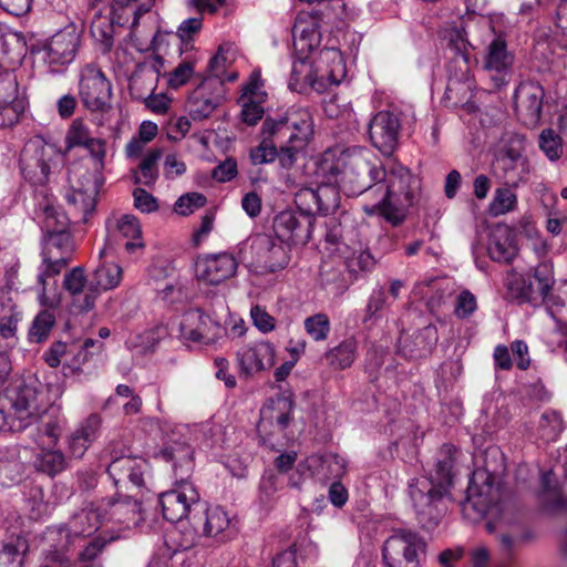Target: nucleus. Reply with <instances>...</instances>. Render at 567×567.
I'll list each match as a JSON object with an SVG mask.
<instances>
[{
  "instance_id": "11",
  "label": "nucleus",
  "mask_w": 567,
  "mask_h": 567,
  "mask_svg": "<svg viewBox=\"0 0 567 567\" xmlns=\"http://www.w3.org/2000/svg\"><path fill=\"white\" fill-rule=\"evenodd\" d=\"M187 478H176L173 487L159 496L163 515L169 522L182 520L198 505L199 494Z\"/></svg>"
},
{
  "instance_id": "15",
  "label": "nucleus",
  "mask_w": 567,
  "mask_h": 567,
  "mask_svg": "<svg viewBox=\"0 0 567 567\" xmlns=\"http://www.w3.org/2000/svg\"><path fill=\"white\" fill-rule=\"evenodd\" d=\"M276 361L275 346L265 340L241 346L236 351V363L239 373L251 377L274 367Z\"/></svg>"
},
{
  "instance_id": "14",
  "label": "nucleus",
  "mask_w": 567,
  "mask_h": 567,
  "mask_svg": "<svg viewBox=\"0 0 567 567\" xmlns=\"http://www.w3.org/2000/svg\"><path fill=\"white\" fill-rule=\"evenodd\" d=\"M312 216L284 210L274 218L272 227L277 238L288 246H303L311 238Z\"/></svg>"
},
{
  "instance_id": "28",
  "label": "nucleus",
  "mask_w": 567,
  "mask_h": 567,
  "mask_svg": "<svg viewBox=\"0 0 567 567\" xmlns=\"http://www.w3.org/2000/svg\"><path fill=\"white\" fill-rule=\"evenodd\" d=\"M293 409V402L289 396L277 395L271 398L260 410V421L258 432L266 433L268 426H276L281 432L290 421V414Z\"/></svg>"
},
{
  "instance_id": "26",
  "label": "nucleus",
  "mask_w": 567,
  "mask_h": 567,
  "mask_svg": "<svg viewBox=\"0 0 567 567\" xmlns=\"http://www.w3.org/2000/svg\"><path fill=\"white\" fill-rule=\"evenodd\" d=\"M146 470L147 462L144 458L128 455L113 460L107 467V473L115 486L131 483L135 487H142Z\"/></svg>"
},
{
  "instance_id": "9",
  "label": "nucleus",
  "mask_w": 567,
  "mask_h": 567,
  "mask_svg": "<svg viewBox=\"0 0 567 567\" xmlns=\"http://www.w3.org/2000/svg\"><path fill=\"white\" fill-rule=\"evenodd\" d=\"M425 546L415 533L400 530L384 542L383 560L388 567H419V555L424 553Z\"/></svg>"
},
{
  "instance_id": "52",
  "label": "nucleus",
  "mask_w": 567,
  "mask_h": 567,
  "mask_svg": "<svg viewBox=\"0 0 567 567\" xmlns=\"http://www.w3.org/2000/svg\"><path fill=\"white\" fill-rule=\"evenodd\" d=\"M37 297L39 303L47 309H56L62 302V293L58 287V280L38 284Z\"/></svg>"
},
{
  "instance_id": "40",
  "label": "nucleus",
  "mask_w": 567,
  "mask_h": 567,
  "mask_svg": "<svg viewBox=\"0 0 567 567\" xmlns=\"http://www.w3.org/2000/svg\"><path fill=\"white\" fill-rule=\"evenodd\" d=\"M186 56L167 74V84L172 89H178L193 78L195 66L199 60L196 52H186Z\"/></svg>"
},
{
  "instance_id": "7",
  "label": "nucleus",
  "mask_w": 567,
  "mask_h": 567,
  "mask_svg": "<svg viewBox=\"0 0 567 567\" xmlns=\"http://www.w3.org/2000/svg\"><path fill=\"white\" fill-rule=\"evenodd\" d=\"M262 135L288 138L289 143L305 144L312 134V117L308 110L290 109L279 120L267 118L261 128Z\"/></svg>"
},
{
  "instance_id": "55",
  "label": "nucleus",
  "mask_w": 567,
  "mask_h": 567,
  "mask_svg": "<svg viewBox=\"0 0 567 567\" xmlns=\"http://www.w3.org/2000/svg\"><path fill=\"white\" fill-rule=\"evenodd\" d=\"M202 29V19L200 18H189L182 22L178 27L177 35L182 40V47L179 49L181 53L184 52H194V47L192 44V37L194 33L198 32Z\"/></svg>"
},
{
  "instance_id": "17",
  "label": "nucleus",
  "mask_w": 567,
  "mask_h": 567,
  "mask_svg": "<svg viewBox=\"0 0 567 567\" xmlns=\"http://www.w3.org/2000/svg\"><path fill=\"white\" fill-rule=\"evenodd\" d=\"M71 252L72 246L69 235L59 234L54 236L38 267L37 284L58 280L59 275L70 260Z\"/></svg>"
},
{
  "instance_id": "29",
  "label": "nucleus",
  "mask_w": 567,
  "mask_h": 567,
  "mask_svg": "<svg viewBox=\"0 0 567 567\" xmlns=\"http://www.w3.org/2000/svg\"><path fill=\"white\" fill-rule=\"evenodd\" d=\"M102 420L97 414H91L72 431L68 439V451L71 457L81 458L92 443L97 439Z\"/></svg>"
},
{
  "instance_id": "12",
  "label": "nucleus",
  "mask_w": 567,
  "mask_h": 567,
  "mask_svg": "<svg viewBox=\"0 0 567 567\" xmlns=\"http://www.w3.org/2000/svg\"><path fill=\"white\" fill-rule=\"evenodd\" d=\"M80 95L89 110L104 112L110 109L111 83L100 69L86 65L81 72Z\"/></svg>"
},
{
  "instance_id": "59",
  "label": "nucleus",
  "mask_w": 567,
  "mask_h": 567,
  "mask_svg": "<svg viewBox=\"0 0 567 567\" xmlns=\"http://www.w3.org/2000/svg\"><path fill=\"white\" fill-rule=\"evenodd\" d=\"M295 203L302 210L301 214L311 216L319 213L317 188H301L295 195Z\"/></svg>"
},
{
  "instance_id": "61",
  "label": "nucleus",
  "mask_w": 567,
  "mask_h": 567,
  "mask_svg": "<svg viewBox=\"0 0 567 567\" xmlns=\"http://www.w3.org/2000/svg\"><path fill=\"white\" fill-rule=\"evenodd\" d=\"M250 318L254 326L262 333H269L276 328V319L268 313L265 307L259 305L250 308Z\"/></svg>"
},
{
  "instance_id": "3",
  "label": "nucleus",
  "mask_w": 567,
  "mask_h": 567,
  "mask_svg": "<svg viewBox=\"0 0 567 567\" xmlns=\"http://www.w3.org/2000/svg\"><path fill=\"white\" fill-rule=\"evenodd\" d=\"M347 75L341 52L334 48H324L311 61H295L289 87L299 93L309 90L323 92L329 85H337Z\"/></svg>"
},
{
  "instance_id": "13",
  "label": "nucleus",
  "mask_w": 567,
  "mask_h": 567,
  "mask_svg": "<svg viewBox=\"0 0 567 567\" xmlns=\"http://www.w3.org/2000/svg\"><path fill=\"white\" fill-rule=\"evenodd\" d=\"M238 269V261L229 252L205 254L195 261V276L198 281L218 286L233 278Z\"/></svg>"
},
{
  "instance_id": "56",
  "label": "nucleus",
  "mask_w": 567,
  "mask_h": 567,
  "mask_svg": "<svg viewBox=\"0 0 567 567\" xmlns=\"http://www.w3.org/2000/svg\"><path fill=\"white\" fill-rule=\"evenodd\" d=\"M261 143L251 150L250 158L252 164L262 165L271 163L277 158L278 151L272 142L269 141L272 136L264 135Z\"/></svg>"
},
{
  "instance_id": "27",
  "label": "nucleus",
  "mask_w": 567,
  "mask_h": 567,
  "mask_svg": "<svg viewBox=\"0 0 567 567\" xmlns=\"http://www.w3.org/2000/svg\"><path fill=\"white\" fill-rule=\"evenodd\" d=\"M158 455L172 463L176 478L189 477L194 468V450L182 437L171 439L158 452Z\"/></svg>"
},
{
  "instance_id": "24",
  "label": "nucleus",
  "mask_w": 567,
  "mask_h": 567,
  "mask_svg": "<svg viewBox=\"0 0 567 567\" xmlns=\"http://www.w3.org/2000/svg\"><path fill=\"white\" fill-rule=\"evenodd\" d=\"M267 97L262 91L260 72L254 71L247 84L243 87L238 103L241 105V118L248 125H255L264 115V106Z\"/></svg>"
},
{
  "instance_id": "2",
  "label": "nucleus",
  "mask_w": 567,
  "mask_h": 567,
  "mask_svg": "<svg viewBox=\"0 0 567 567\" xmlns=\"http://www.w3.org/2000/svg\"><path fill=\"white\" fill-rule=\"evenodd\" d=\"M49 406L39 382L12 384L0 393V431H22L35 423Z\"/></svg>"
},
{
  "instance_id": "36",
  "label": "nucleus",
  "mask_w": 567,
  "mask_h": 567,
  "mask_svg": "<svg viewBox=\"0 0 567 567\" xmlns=\"http://www.w3.org/2000/svg\"><path fill=\"white\" fill-rule=\"evenodd\" d=\"M76 44L78 37L74 33H58L44 49L45 60L51 65L69 63L75 55Z\"/></svg>"
},
{
  "instance_id": "6",
  "label": "nucleus",
  "mask_w": 567,
  "mask_h": 567,
  "mask_svg": "<svg viewBox=\"0 0 567 567\" xmlns=\"http://www.w3.org/2000/svg\"><path fill=\"white\" fill-rule=\"evenodd\" d=\"M449 44L455 52V56L447 68L449 80L446 95L449 99H456L458 102H463L472 96L474 86L466 53L467 41L463 30L452 29L449 32Z\"/></svg>"
},
{
  "instance_id": "41",
  "label": "nucleus",
  "mask_w": 567,
  "mask_h": 567,
  "mask_svg": "<svg viewBox=\"0 0 567 567\" xmlns=\"http://www.w3.org/2000/svg\"><path fill=\"white\" fill-rule=\"evenodd\" d=\"M357 351V342L352 339L342 341L339 346L326 353L328 364L334 370H343L354 361Z\"/></svg>"
},
{
  "instance_id": "20",
  "label": "nucleus",
  "mask_w": 567,
  "mask_h": 567,
  "mask_svg": "<svg viewBox=\"0 0 567 567\" xmlns=\"http://www.w3.org/2000/svg\"><path fill=\"white\" fill-rule=\"evenodd\" d=\"M292 32L297 61H311L321 41L318 18L308 12H300L296 18Z\"/></svg>"
},
{
  "instance_id": "50",
  "label": "nucleus",
  "mask_w": 567,
  "mask_h": 567,
  "mask_svg": "<svg viewBox=\"0 0 567 567\" xmlns=\"http://www.w3.org/2000/svg\"><path fill=\"white\" fill-rule=\"evenodd\" d=\"M563 135L559 136L551 128L542 131L538 138L539 148L551 161H558L563 155Z\"/></svg>"
},
{
  "instance_id": "1",
  "label": "nucleus",
  "mask_w": 567,
  "mask_h": 567,
  "mask_svg": "<svg viewBox=\"0 0 567 567\" xmlns=\"http://www.w3.org/2000/svg\"><path fill=\"white\" fill-rule=\"evenodd\" d=\"M364 154L360 148L343 150L338 157L327 156L322 171L336 176L341 168L355 167L361 178L342 171L344 188L351 194H379L381 198L377 204L364 206V212L369 215L378 213L393 226L400 225L416 202L420 179L401 165H394L388 172L381 166H371Z\"/></svg>"
},
{
  "instance_id": "37",
  "label": "nucleus",
  "mask_w": 567,
  "mask_h": 567,
  "mask_svg": "<svg viewBox=\"0 0 567 567\" xmlns=\"http://www.w3.org/2000/svg\"><path fill=\"white\" fill-rule=\"evenodd\" d=\"M25 43L22 37L11 30H0V61L17 64L24 52Z\"/></svg>"
},
{
  "instance_id": "25",
  "label": "nucleus",
  "mask_w": 567,
  "mask_h": 567,
  "mask_svg": "<svg viewBox=\"0 0 567 567\" xmlns=\"http://www.w3.org/2000/svg\"><path fill=\"white\" fill-rule=\"evenodd\" d=\"M63 287L78 311H89L94 307L99 292L92 287H86V276L83 268L75 267L66 272Z\"/></svg>"
},
{
  "instance_id": "39",
  "label": "nucleus",
  "mask_w": 567,
  "mask_h": 567,
  "mask_svg": "<svg viewBox=\"0 0 567 567\" xmlns=\"http://www.w3.org/2000/svg\"><path fill=\"white\" fill-rule=\"evenodd\" d=\"M233 62V56L230 54L229 49H225L224 47H219L217 53L210 59L208 64V72L215 83L220 84L223 87V83L225 81H235L237 79L236 73H228L227 69Z\"/></svg>"
},
{
  "instance_id": "63",
  "label": "nucleus",
  "mask_w": 567,
  "mask_h": 567,
  "mask_svg": "<svg viewBox=\"0 0 567 567\" xmlns=\"http://www.w3.org/2000/svg\"><path fill=\"white\" fill-rule=\"evenodd\" d=\"M373 256L365 250L354 252L351 257L347 258V267L350 271H369L374 267Z\"/></svg>"
},
{
  "instance_id": "5",
  "label": "nucleus",
  "mask_w": 567,
  "mask_h": 567,
  "mask_svg": "<svg viewBox=\"0 0 567 567\" xmlns=\"http://www.w3.org/2000/svg\"><path fill=\"white\" fill-rule=\"evenodd\" d=\"M85 517L90 520V526L83 532L90 534L107 522L123 524L126 527L136 526L142 519V508L136 499L132 497L121 499L116 493L93 504L85 513Z\"/></svg>"
},
{
  "instance_id": "46",
  "label": "nucleus",
  "mask_w": 567,
  "mask_h": 567,
  "mask_svg": "<svg viewBox=\"0 0 567 567\" xmlns=\"http://www.w3.org/2000/svg\"><path fill=\"white\" fill-rule=\"evenodd\" d=\"M561 415L556 411H545L538 421L537 431L544 441H555L563 431Z\"/></svg>"
},
{
  "instance_id": "57",
  "label": "nucleus",
  "mask_w": 567,
  "mask_h": 567,
  "mask_svg": "<svg viewBox=\"0 0 567 567\" xmlns=\"http://www.w3.org/2000/svg\"><path fill=\"white\" fill-rule=\"evenodd\" d=\"M164 334L165 329L162 327H156L152 330L145 331L143 334L131 338L128 340V344L132 348L140 349V351H148L157 344Z\"/></svg>"
},
{
  "instance_id": "8",
  "label": "nucleus",
  "mask_w": 567,
  "mask_h": 567,
  "mask_svg": "<svg viewBox=\"0 0 567 567\" xmlns=\"http://www.w3.org/2000/svg\"><path fill=\"white\" fill-rule=\"evenodd\" d=\"M101 173L94 169L91 173L87 168L78 165L69 172L68 203L84 217L94 209L95 197L101 185Z\"/></svg>"
},
{
  "instance_id": "10",
  "label": "nucleus",
  "mask_w": 567,
  "mask_h": 567,
  "mask_svg": "<svg viewBox=\"0 0 567 567\" xmlns=\"http://www.w3.org/2000/svg\"><path fill=\"white\" fill-rule=\"evenodd\" d=\"M534 278L539 279L543 285L536 292H533L530 286H527V277L525 275L514 269L508 271L505 278V286L509 297L519 302H530L535 305L543 302L554 285L551 267L547 264H539L534 269Z\"/></svg>"
},
{
  "instance_id": "35",
  "label": "nucleus",
  "mask_w": 567,
  "mask_h": 567,
  "mask_svg": "<svg viewBox=\"0 0 567 567\" xmlns=\"http://www.w3.org/2000/svg\"><path fill=\"white\" fill-rule=\"evenodd\" d=\"M43 146L29 144L21 155L22 173L34 184L44 183L50 173V166L43 158Z\"/></svg>"
},
{
  "instance_id": "60",
  "label": "nucleus",
  "mask_w": 567,
  "mask_h": 567,
  "mask_svg": "<svg viewBox=\"0 0 567 567\" xmlns=\"http://www.w3.org/2000/svg\"><path fill=\"white\" fill-rule=\"evenodd\" d=\"M477 310L476 297L468 290H463L455 299L454 313L458 319H466Z\"/></svg>"
},
{
  "instance_id": "22",
  "label": "nucleus",
  "mask_w": 567,
  "mask_h": 567,
  "mask_svg": "<svg viewBox=\"0 0 567 567\" xmlns=\"http://www.w3.org/2000/svg\"><path fill=\"white\" fill-rule=\"evenodd\" d=\"M68 150L83 146L90 152V163L94 171L102 172L104 168V157L106 154L105 143L100 138L91 136L87 125L82 118L72 121L65 136Z\"/></svg>"
},
{
  "instance_id": "42",
  "label": "nucleus",
  "mask_w": 567,
  "mask_h": 567,
  "mask_svg": "<svg viewBox=\"0 0 567 567\" xmlns=\"http://www.w3.org/2000/svg\"><path fill=\"white\" fill-rule=\"evenodd\" d=\"M35 466L48 475H56L68 467L64 454L60 450L53 447L40 449V453L35 458Z\"/></svg>"
},
{
  "instance_id": "18",
  "label": "nucleus",
  "mask_w": 567,
  "mask_h": 567,
  "mask_svg": "<svg viewBox=\"0 0 567 567\" xmlns=\"http://www.w3.org/2000/svg\"><path fill=\"white\" fill-rule=\"evenodd\" d=\"M342 151L340 152H328L323 155L319 167L318 173L327 179V184L320 185L317 188L318 194V204H319V213L328 214L339 206L340 197L339 189H342L348 195L354 196L355 194H351L349 190L344 188V184L342 182L343 172L333 176L329 172L322 171V163L327 156L338 157ZM341 171H346L348 173H352L354 177L361 178V173L353 166H348L347 168H341Z\"/></svg>"
},
{
  "instance_id": "48",
  "label": "nucleus",
  "mask_w": 567,
  "mask_h": 567,
  "mask_svg": "<svg viewBox=\"0 0 567 567\" xmlns=\"http://www.w3.org/2000/svg\"><path fill=\"white\" fill-rule=\"evenodd\" d=\"M303 328L313 341L319 342L327 340L330 333L331 323L326 313L318 312L305 319Z\"/></svg>"
},
{
  "instance_id": "16",
  "label": "nucleus",
  "mask_w": 567,
  "mask_h": 567,
  "mask_svg": "<svg viewBox=\"0 0 567 567\" xmlns=\"http://www.w3.org/2000/svg\"><path fill=\"white\" fill-rule=\"evenodd\" d=\"M179 331L185 340L202 344H212L221 336L220 324L199 309L183 313Z\"/></svg>"
},
{
  "instance_id": "58",
  "label": "nucleus",
  "mask_w": 567,
  "mask_h": 567,
  "mask_svg": "<svg viewBox=\"0 0 567 567\" xmlns=\"http://www.w3.org/2000/svg\"><path fill=\"white\" fill-rule=\"evenodd\" d=\"M206 204V197L200 193H188L181 196L174 204V210L183 216L194 213Z\"/></svg>"
},
{
  "instance_id": "62",
  "label": "nucleus",
  "mask_w": 567,
  "mask_h": 567,
  "mask_svg": "<svg viewBox=\"0 0 567 567\" xmlns=\"http://www.w3.org/2000/svg\"><path fill=\"white\" fill-rule=\"evenodd\" d=\"M545 227L549 234L554 236L560 235L563 229L567 227V212L554 206L547 207Z\"/></svg>"
},
{
  "instance_id": "38",
  "label": "nucleus",
  "mask_w": 567,
  "mask_h": 567,
  "mask_svg": "<svg viewBox=\"0 0 567 567\" xmlns=\"http://www.w3.org/2000/svg\"><path fill=\"white\" fill-rule=\"evenodd\" d=\"M116 229L123 237L128 239L124 245L128 252L143 249L142 228L135 216L123 215L116 223Z\"/></svg>"
},
{
  "instance_id": "45",
  "label": "nucleus",
  "mask_w": 567,
  "mask_h": 567,
  "mask_svg": "<svg viewBox=\"0 0 567 567\" xmlns=\"http://www.w3.org/2000/svg\"><path fill=\"white\" fill-rule=\"evenodd\" d=\"M122 278L123 269L115 262H104L93 274L95 285L103 290L116 288L121 284Z\"/></svg>"
},
{
  "instance_id": "30",
  "label": "nucleus",
  "mask_w": 567,
  "mask_h": 567,
  "mask_svg": "<svg viewBox=\"0 0 567 567\" xmlns=\"http://www.w3.org/2000/svg\"><path fill=\"white\" fill-rule=\"evenodd\" d=\"M513 64L514 55L507 50L505 40L502 38L494 39L487 47L484 68L497 74L494 78L497 86L506 82V76L511 73Z\"/></svg>"
},
{
  "instance_id": "51",
  "label": "nucleus",
  "mask_w": 567,
  "mask_h": 567,
  "mask_svg": "<svg viewBox=\"0 0 567 567\" xmlns=\"http://www.w3.org/2000/svg\"><path fill=\"white\" fill-rule=\"evenodd\" d=\"M49 310L50 309L45 308V310L40 311L34 318L29 330V338L31 341L42 342L49 337V333L55 323V317Z\"/></svg>"
},
{
  "instance_id": "19",
  "label": "nucleus",
  "mask_w": 567,
  "mask_h": 567,
  "mask_svg": "<svg viewBox=\"0 0 567 567\" xmlns=\"http://www.w3.org/2000/svg\"><path fill=\"white\" fill-rule=\"evenodd\" d=\"M401 122L390 111L378 112L370 121L369 136L374 147L385 155H391L398 146Z\"/></svg>"
},
{
  "instance_id": "34",
  "label": "nucleus",
  "mask_w": 567,
  "mask_h": 567,
  "mask_svg": "<svg viewBox=\"0 0 567 567\" xmlns=\"http://www.w3.org/2000/svg\"><path fill=\"white\" fill-rule=\"evenodd\" d=\"M22 312L10 298H0V349L12 348L17 343L19 322Z\"/></svg>"
},
{
  "instance_id": "53",
  "label": "nucleus",
  "mask_w": 567,
  "mask_h": 567,
  "mask_svg": "<svg viewBox=\"0 0 567 567\" xmlns=\"http://www.w3.org/2000/svg\"><path fill=\"white\" fill-rule=\"evenodd\" d=\"M324 114L330 118L349 116L351 113L350 101L343 95H331L322 103Z\"/></svg>"
},
{
  "instance_id": "23",
  "label": "nucleus",
  "mask_w": 567,
  "mask_h": 567,
  "mask_svg": "<svg viewBox=\"0 0 567 567\" xmlns=\"http://www.w3.org/2000/svg\"><path fill=\"white\" fill-rule=\"evenodd\" d=\"M220 84L212 78L204 80L189 95L188 106L193 120L202 121L209 117L221 102Z\"/></svg>"
},
{
  "instance_id": "4",
  "label": "nucleus",
  "mask_w": 567,
  "mask_h": 567,
  "mask_svg": "<svg viewBox=\"0 0 567 567\" xmlns=\"http://www.w3.org/2000/svg\"><path fill=\"white\" fill-rule=\"evenodd\" d=\"M452 446H446L447 456L437 463L436 483L426 477L410 483L409 494L419 514L431 515V508L447 493L452 484Z\"/></svg>"
},
{
  "instance_id": "33",
  "label": "nucleus",
  "mask_w": 567,
  "mask_h": 567,
  "mask_svg": "<svg viewBox=\"0 0 567 567\" xmlns=\"http://www.w3.org/2000/svg\"><path fill=\"white\" fill-rule=\"evenodd\" d=\"M202 527L203 535L218 540H226L231 534V518L229 514L218 505L209 506L204 516L196 523Z\"/></svg>"
},
{
  "instance_id": "21",
  "label": "nucleus",
  "mask_w": 567,
  "mask_h": 567,
  "mask_svg": "<svg viewBox=\"0 0 567 567\" xmlns=\"http://www.w3.org/2000/svg\"><path fill=\"white\" fill-rule=\"evenodd\" d=\"M544 90L536 82H524L515 91V110L522 123L534 127L542 115Z\"/></svg>"
},
{
  "instance_id": "54",
  "label": "nucleus",
  "mask_w": 567,
  "mask_h": 567,
  "mask_svg": "<svg viewBox=\"0 0 567 567\" xmlns=\"http://www.w3.org/2000/svg\"><path fill=\"white\" fill-rule=\"evenodd\" d=\"M321 462V456L311 455L298 463L296 471L289 477V485L291 487H300L305 477L315 474V468L319 466Z\"/></svg>"
},
{
  "instance_id": "47",
  "label": "nucleus",
  "mask_w": 567,
  "mask_h": 567,
  "mask_svg": "<svg viewBox=\"0 0 567 567\" xmlns=\"http://www.w3.org/2000/svg\"><path fill=\"white\" fill-rule=\"evenodd\" d=\"M16 94V82L13 80L0 82V110L1 114L8 117V121L3 122L6 125H12L19 118L20 112L17 105H11V100Z\"/></svg>"
},
{
  "instance_id": "43",
  "label": "nucleus",
  "mask_w": 567,
  "mask_h": 567,
  "mask_svg": "<svg viewBox=\"0 0 567 567\" xmlns=\"http://www.w3.org/2000/svg\"><path fill=\"white\" fill-rule=\"evenodd\" d=\"M162 157L161 148L150 150L138 164V169L135 175L136 183L150 186L155 183L158 177L157 163Z\"/></svg>"
},
{
  "instance_id": "44",
  "label": "nucleus",
  "mask_w": 567,
  "mask_h": 567,
  "mask_svg": "<svg viewBox=\"0 0 567 567\" xmlns=\"http://www.w3.org/2000/svg\"><path fill=\"white\" fill-rule=\"evenodd\" d=\"M517 203V195L513 189L509 187H498L495 189L488 205V213L494 217L508 214L516 209Z\"/></svg>"
},
{
  "instance_id": "32",
  "label": "nucleus",
  "mask_w": 567,
  "mask_h": 567,
  "mask_svg": "<svg viewBox=\"0 0 567 567\" xmlns=\"http://www.w3.org/2000/svg\"><path fill=\"white\" fill-rule=\"evenodd\" d=\"M489 257L498 262H509L517 254L515 234L507 225H496L487 245Z\"/></svg>"
},
{
  "instance_id": "64",
  "label": "nucleus",
  "mask_w": 567,
  "mask_h": 567,
  "mask_svg": "<svg viewBox=\"0 0 567 567\" xmlns=\"http://www.w3.org/2000/svg\"><path fill=\"white\" fill-rule=\"evenodd\" d=\"M164 176L174 179L186 172V164L176 153H169L165 156L163 164Z\"/></svg>"
},
{
  "instance_id": "31",
  "label": "nucleus",
  "mask_w": 567,
  "mask_h": 567,
  "mask_svg": "<svg viewBox=\"0 0 567 567\" xmlns=\"http://www.w3.org/2000/svg\"><path fill=\"white\" fill-rule=\"evenodd\" d=\"M252 247L260 254L262 268L267 272L282 270L290 261L288 251L267 235L256 236L252 239Z\"/></svg>"
},
{
  "instance_id": "49",
  "label": "nucleus",
  "mask_w": 567,
  "mask_h": 567,
  "mask_svg": "<svg viewBox=\"0 0 567 567\" xmlns=\"http://www.w3.org/2000/svg\"><path fill=\"white\" fill-rule=\"evenodd\" d=\"M27 550V540L21 537H17L4 544L0 551V566L6 567L13 565V567H20L22 564V556Z\"/></svg>"
}]
</instances>
